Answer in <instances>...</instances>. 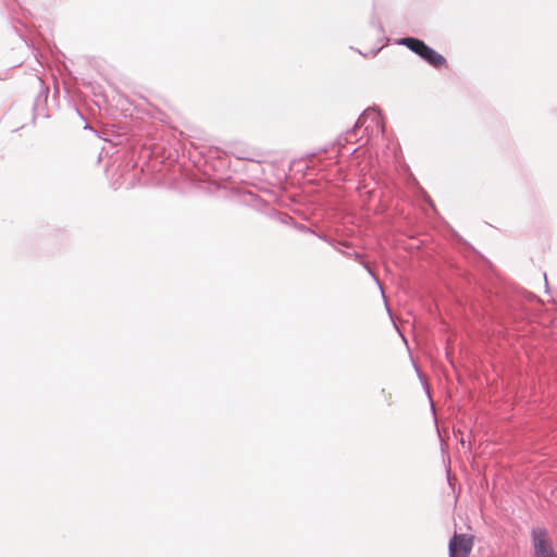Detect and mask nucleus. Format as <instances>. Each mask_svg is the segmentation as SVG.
Returning <instances> with one entry per match:
<instances>
[{
    "mask_svg": "<svg viewBox=\"0 0 557 557\" xmlns=\"http://www.w3.org/2000/svg\"><path fill=\"white\" fill-rule=\"evenodd\" d=\"M532 543L535 557H557L548 534L544 529H534L532 531Z\"/></svg>",
    "mask_w": 557,
    "mask_h": 557,
    "instance_id": "f03ea898",
    "label": "nucleus"
},
{
    "mask_svg": "<svg viewBox=\"0 0 557 557\" xmlns=\"http://www.w3.org/2000/svg\"><path fill=\"white\" fill-rule=\"evenodd\" d=\"M472 546V535L455 534L449 541V557H469Z\"/></svg>",
    "mask_w": 557,
    "mask_h": 557,
    "instance_id": "7ed1b4c3",
    "label": "nucleus"
},
{
    "mask_svg": "<svg viewBox=\"0 0 557 557\" xmlns=\"http://www.w3.org/2000/svg\"><path fill=\"white\" fill-rule=\"evenodd\" d=\"M400 44L420 55L424 61L434 67H442L446 65V59L442 54L436 52L434 49L418 38L406 37L400 40Z\"/></svg>",
    "mask_w": 557,
    "mask_h": 557,
    "instance_id": "f257e3e1",
    "label": "nucleus"
}]
</instances>
